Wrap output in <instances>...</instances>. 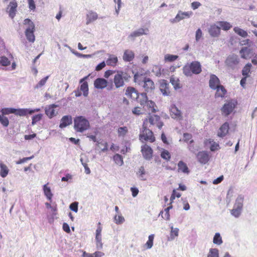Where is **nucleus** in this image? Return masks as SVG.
Masks as SVG:
<instances>
[{
	"label": "nucleus",
	"mask_w": 257,
	"mask_h": 257,
	"mask_svg": "<svg viewBox=\"0 0 257 257\" xmlns=\"http://www.w3.org/2000/svg\"><path fill=\"white\" fill-rule=\"evenodd\" d=\"M142 80L143 82V87L147 92H152L155 88V85L153 81L147 77H143L142 75L136 73L134 75V81L140 84Z\"/></svg>",
	"instance_id": "nucleus-1"
},
{
	"label": "nucleus",
	"mask_w": 257,
	"mask_h": 257,
	"mask_svg": "<svg viewBox=\"0 0 257 257\" xmlns=\"http://www.w3.org/2000/svg\"><path fill=\"white\" fill-rule=\"evenodd\" d=\"M143 124L149 127L156 126L159 129H161L164 125V123L159 115L149 114L148 117L144 120Z\"/></svg>",
	"instance_id": "nucleus-2"
},
{
	"label": "nucleus",
	"mask_w": 257,
	"mask_h": 257,
	"mask_svg": "<svg viewBox=\"0 0 257 257\" xmlns=\"http://www.w3.org/2000/svg\"><path fill=\"white\" fill-rule=\"evenodd\" d=\"M202 71L200 63L198 61H193L189 65L183 68V73L187 76H190L192 74H198Z\"/></svg>",
	"instance_id": "nucleus-3"
},
{
	"label": "nucleus",
	"mask_w": 257,
	"mask_h": 257,
	"mask_svg": "<svg viewBox=\"0 0 257 257\" xmlns=\"http://www.w3.org/2000/svg\"><path fill=\"white\" fill-rule=\"evenodd\" d=\"M130 76L127 73L121 70H118L114 76L113 82L116 88L122 87L124 82L128 80Z\"/></svg>",
	"instance_id": "nucleus-4"
},
{
	"label": "nucleus",
	"mask_w": 257,
	"mask_h": 257,
	"mask_svg": "<svg viewBox=\"0 0 257 257\" xmlns=\"http://www.w3.org/2000/svg\"><path fill=\"white\" fill-rule=\"evenodd\" d=\"M149 126H144L143 124V131L142 134L140 135V139L143 141H149L153 143L155 141V137L154 136L153 132L148 128Z\"/></svg>",
	"instance_id": "nucleus-5"
},
{
	"label": "nucleus",
	"mask_w": 257,
	"mask_h": 257,
	"mask_svg": "<svg viewBox=\"0 0 257 257\" xmlns=\"http://www.w3.org/2000/svg\"><path fill=\"white\" fill-rule=\"evenodd\" d=\"M237 105V102L233 100L227 101L222 107L221 110L222 115L228 116L232 112Z\"/></svg>",
	"instance_id": "nucleus-6"
},
{
	"label": "nucleus",
	"mask_w": 257,
	"mask_h": 257,
	"mask_svg": "<svg viewBox=\"0 0 257 257\" xmlns=\"http://www.w3.org/2000/svg\"><path fill=\"white\" fill-rule=\"evenodd\" d=\"M1 113L4 115L13 113L17 116L23 117V108H15L13 107H7L2 108L0 111Z\"/></svg>",
	"instance_id": "nucleus-7"
},
{
	"label": "nucleus",
	"mask_w": 257,
	"mask_h": 257,
	"mask_svg": "<svg viewBox=\"0 0 257 257\" xmlns=\"http://www.w3.org/2000/svg\"><path fill=\"white\" fill-rule=\"evenodd\" d=\"M239 62L238 57L235 54H232L229 55L225 61V63L226 65L231 68H233L236 65H237Z\"/></svg>",
	"instance_id": "nucleus-8"
},
{
	"label": "nucleus",
	"mask_w": 257,
	"mask_h": 257,
	"mask_svg": "<svg viewBox=\"0 0 257 257\" xmlns=\"http://www.w3.org/2000/svg\"><path fill=\"white\" fill-rule=\"evenodd\" d=\"M141 152L144 158L147 160H150L153 158V151L148 145L145 144L142 146Z\"/></svg>",
	"instance_id": "nucleus-9"
},
{
	"label": "nucleus",
	"mask_w": 257,
	"mask_h": 257,
	"mask_svg": "<svg viewBox=\"0 0 257 257\" xmlns=\"http://www.w3.org/2000/svg\"><path fill=\"white\" fill-rule=\"evenodd\" d=\"M17 7L18 4L16 0H12L7 7V12L12 19L16 16Z\"/></svg>",
	"instance_id": "nucleus-10"
},
{
	"label": "nucleus",
	"mask_w": 257,
	"mask_h": 257,
	"mask_svg": "<svg viewBox=\"0 0 257 257\" xmlns=\"http://www.w3.org/2000/svg\"><path fill=\"white\" fill-rule=\"evenodd\" d=\"M160 90L164 95L168 96L171 93L169 84L167 80L163 79L160 81Z\"/></svg>",
	"instance_id": "nucleus-11"
},
{
	"label": "nucleus",
	"mask_w": 257,
	"mask_h": 257,
	"mask_svg": "<svg viewBox=\"0 0 257 257\" xmlns=\"http://www.w3.org/2000/svg\"><path fill=\"white\" fill-rule=\"evenodd\" d=\"M102 226L101 223L99 222L97 223V228L96 230L95 234V239L96 241V246L97 248H101L102 247L103 244L101 241V231Z\"/></svg>",
	"instance_id": "nucleus-12"
},
{
	"label": "nucleus",
	"mask_w": 257,
	"mask_h": 257,
	"mask_svg": "<svg viewBox=\"0 0 257 257\" xmlns=\"http://www.w3.org/2000/svg\"><path fill=\"white\" fill-rule=\"evenodd\" d=\"M192 14L193 13L191 11L183 12L180 11L172 22L173 23L179 22L182 20L190 18Z\"/></svg>",
	"instance_id": "nucleus-13"
},
{
	"label": "nucleus",
	"mask_w": 257,
	"mask_h": 257,
	"mask_svg": "<svg viewBox=\"0 0 257 257\" xmlns=\"http://www.w3.org/2000/svg\"><path fill=\"white\" fill-rule=\"evenodd\" d=\"M197 158L200 163L205 164L209 161L210 156L208 152L206 151H200L198 153Z\"/></svg>",
	"instance_id": "nucleus-14"
},
{
	"label": "nucleus",
	"mask_w": 257,
	"mask_h": 257,
	"mask_svg": "<svg viewBox=\"0 0 257 257\" xmlns=\"http://www.w3.org/2000/svg\"><path fill=\"white\" fill-rule=\"evenodd\" d=\"M209 87L213 90H215L217 87L221 85L219 78L214 74H211L209 81Z\"/></svg>",
	"instance_id": "nucleus-15"
},
{
	"label": "nucleus",
	"mask_w": 257,
	"mask_h": 257,
	"mask_svg": "<svg viewBox=\"0 0 257 257\" xmlns=\"http://www.w3.org/2000/svg\"><path fill=\"white\" fill-rule=\"evenodd\" d=\"M239 54L242 58L248 59L251 57L252 54V49L247 47H242L239 51Z\"/></svg>",
	"instance_id": "nucleus-16"
},
{
	"label": "nucleus",
	"mask_w": 257,
	"mask_h": 257,
	"mask_svg": "<svg viewBox=\"0 0 257 257\" xmlns=\"http://www.w3.org/2000/svg\"><path fill=\"white\" fill-rule=\"evenodd\" d=\"M58 105L53 104L45 107V113L49 117L52 118L56 115L57 112L55 110V108L57 107Z\"/></svg>",
	"instance_id": "nucleus-17"
},
{
	"label": "nucleus",
	"mask_w": 257,
	"mask_h": 257,
	"mask_svg": "<svg viewBox=\"0 0 257 257\" xmlns=\"http://www.w3.org/2000/svg\"><path fill=\"white\" fill-rule=\"evenodd\" d=\"M170 115L172 118L177 119L182 118V113L181 111L175 105L171 106L170 108Z\"/></svg>",
	"instance_id": "nucleus-18"
},
{
	"label": "nucleus",
	"mask_w": 257,
	"mask_h": 257,
	"mask_svg": "<svg viewBox=\"0 0 257 257\" xmlns=\"http://www.w3.org/2000/svg\"><path fill=\"white\" fill-rule=\"evenodd\" d=\"M204 145L206 146H210V149L213 152L219 149V144L211 139H206L204 141Z\"/></svg>",
	"instance_id": "nucleus-19"
},
{
	"label": "nucleus",
	"mask_w": 257,
	"mask_h": 257,
	"mask_svg": "<svg viewBox=\"0 0 257 257\" xmlns=\"http://www.w3.org/2000/svg\"><path fill=\"white\" fill-rule=\"evenodd\" d=\"M135 58L134 52L131 50L127 49L124 51L122 58L125 62H131L134 60Z\"/></svg>",
	"instance_id": "nucleus-20"
},
{
	"label": "nucleus",
	"mask_w": 257,
	"mask_h": 257,
	"mask_svg": "<svg viewBox=\"0 0 257 257\" xmlns=\"http://www.w3.org/2000/svg\"><path fill=\"white\" fill-rule=\"evenodd\" d=\"M107 81L104 78H97L94 82V85L97 89H103L106 87Z\"/></svg>",
	"instance_id": "nucleus-21"
},
{
	"label": "nucleus",
	"mask_w": 257,
	"mask_h": 257,
	"mask_svg": "<svg viewBox=\"0 0 257 257\" xmlns=\"http://www.w3.org/2000/svg\"><path fill=\"white\" fill-rule=\"evenodd\" d=\"M146 106L147 109L152 113H156L158 111V107L155 102L152 100H149L145 104L144 107Z\"/></svg>",
	"instance_id": "nucleus-22"
},
{
	"label": "nucleus",
	"mask_w": 257,
	"mask_h": 257,
	"mask_svg": "<svg viewBox=\"0 0 257 257\" xmlns=\"http://www.w3.org/2000/svg\"><path fill=\"white\" fill-rule=\"evenodd\" d=\"M72 122V117L70 115H65L61 119V122L59 125L60 128H64Z\"/></svg>",
	"instance_id": "nucleus-23"
},
{
	"label": "nucleus",
	"mask_w": 257,
	"mask_h": 257,
	"mask_svg": "<svg viewBox=\"0 0 257 257\" xmlns=\"http://www.w3.org/2000/svg\"><path fill=\"white\" fill-rule=\"evenodd\" d=\"M215 90H216L215 94V98L224 97L227 92L226 89L222 85L217 87V88H215Z\"/></svg>",
	"instance_id": "nucleus-24"
},
{
	"label": "nucleus",
	"mask_w": 257,
	"mask_h": 257,
	"mask_svg": "<svg viewBox=\"0 0 257 257\" xmlns=\"http://www.w3.org/2000/svg\"><path fill=\"white\" fill-rule=\"evenodd\" d=\"M229 127L228 122L224 123L220 127L218 136L220 137H224L228 132Z\"/></svg>",
	"instance_id": "nucleus-25"
},
{
	"label": "nucleus",
	"mask_w": 257,
	"mask_h": 257,
	"mask_svg": "<svg viewBox=\"0 0 257 257\" xmlns=\"http://www.w3.org/2000/svg\"><path fill=\"white\" fill-rule=\"evenodd\" d=\"M98 18V15L96 13L92 11L89 12L86 16V23L89 24Z\"/></svg>",
	"instance_id": "nucleus-26"
},
{
	"label": "nucleus",
	"mask_w": 257,
	"mask_h": 257,
	"mask_svg": "<svg viewBox=\"0 0 257 257\" xmlns=\"http://www.w3.org/2000/svg\"><path fill=\"white\" fill-rule=\"evenodd\" d=\"M125 94L132 99L137 98L139 96V94L136 89L134 87H128L127 88Z\"/></svg>",
	"instance_id": "nucleus-27"
},
{
	"label": "nucleus",
	"mask_w": 257,
	"mask_h": 257,
	"mask_svg": "<svg viewBox=\"0 0 257 257\" xmlns=\"http://www.w3.org/2000/svg\"><path fill=\"white\" fill-rule=\"evenodd\" d=\"M209 33L212 37H218L220 33V28L215 25H212L209 30Z\"/></svg>",
	"instance_id": "nucleus-28"
},
{
	"label": "nucleus",
	"mask_w": 257,
	"mask_h": 257,
	"mask_svg": "<svg viewBox=\"0 0 257 257\" xmlns=\"http://www.w3.org/2000/svg\"><path fill=\"white\" fill-rule=\"evenodd\" d=\"M170 81L175 90L180 89L182 87V85L178 78L172 76L170 77Z\"/></svg>",
	"instance_id": "nucleus-29"
},
{
	"label": "nucleus",
	"mask_w": 257,
	"mask_h": 257,
	"mask_svg": "<svg viewBox=\"0 0 257 257\" xmlns=\"http://www.w3.org/2000/svg\"><path fill=\"white\" fill-rule=\"evenodd\" d=\"M118 62L117 57L113 55H110L106 61L107 65L114 67Z\"/></svg>",
	"instance_id": "nucleus-30"
},
{
	"label": "nucleus",
	"mask_w": 257,
	"mask_h": 257,
	"mask_svg": "<svg viewBox=\"0 0 257 257\" xmlns=\"http://www.w3.org/2000/svg\"><path fill=\"white\" fill-rule=\"evenodd\" d=\"M24 24L27 25L25 32L35 31V26L34 23L29 19H26L24 21Z\"/></svg>",
	"instance_id": "nucleus-31"
},
{
	"label": "nucleus",
	"mask_w": 257,
	"mask_h": 257,
	"mask_svg": "<svg viewBox=\"0 0 257 257\" xmlns=\"http://www.w3.org/2000/svg\"><path fill=\"white\" fill-rule=\"evenodd\" d=\"M147 172L146 171L144 167L141 166L139 168L137 175L139 178L142 181H146L147 180L146 175Z\"/></svg>",
	"instance_id": "nucleus-32"
},
{
	"label": "nucleus",
	"mask_w": 257,
	"mask_h": 257,
	"mask_svg": "<svg viewBox=\"0 0 257 257\" xmlns=\"http://www.w3.org/2000/svg\"><path fill=\"white\" fill-rule=\"evenodd\" d=\"M96 149L100 150V152H105L107 151V143L104 141H97L96 144Z\"/></svg>",
	"instance_id": "nucleus-33"
},
{
	"label": "nucleus",
	"mask_w": 257,
	"mask_h": 257,
	"mask_svg": "<svg viewBox=\"0 0 257 257\" xmlns=\"http://www.w3.org/2000/svg\"><path fill=\"white\" fill-rule=\"evenodd\" d=\"M178 171L184 173L188 174L189 173V170L186 164L182 161H179L178 163Z\"/></svg>",
	"instance_id": "nucleus-34"
},
{
	"label": "nucleus",
	"mask_w": 257,
	"mask_h": 257,
	"mask_svg": "<svg viewBox=\"0 0 257 257\" xmlns=\"http://www.w3.org/2000/svg\"><path fill=\"white\" fill-rule=\"evenodd\" d=\"M138 102L142 105L144 106L149 100L146 93L143 92L139 94V96L137 97Z\"/></svg>",
	"instance_id": "nucleus-35"
},
{
	"label": "nucleus",
	"mask_w": 257,
	"mask_h": 257,
	"mask_svg": "<svg viewBox=\"0 0 257 257\" xmlns=\"http://www.w3.org/2000/svg\"><path fill=\"white\" fill-rule=\"evenodd\" d=\"M146 31H148V30L147 29H144L143 28L139 29L138 30L130 34V37L131 38H136L141 36L143 35L147 34Z\"/></svg>",
	"instance_id": "nucleus-36"
},
{
	"label": "nucleus",
	"mask_w": 257,
	"mask_h": 257,
	"mask_svg": "<svg viewBox=\"0 0 257 257\" xmlns=\"http://www.w3.org/2000/svg\"><path fill=\"white\" fill-rule=\"evenodd\" d=\"M173 207V206L172 205V204H170V203H169V206L165 208L164 209V211H162L161 212V215H162V217L167 220H168L170 219V213H169V210L172 209Z\"/></svg>",
	"instance_id": "nucleus-37"
},
{
	"label": "nucleus",
	"mask_w": 257,
	"mask_h": 257,
	"mask_svg": "<svg viewBox=\"0 0 257 257\" xmlns=\"http://www.w3.org/2000/svg\"><path fill=\"white\" fill-rule=\"evenodd\" d=\"M0 175L2 177L5 178L6 177L9 172V170L8 168V167L3 163L0 164Z\"/></svg>",
	"instance_id": "nucleus-38"
},
{
	"label": "nucleus",
	"mask_w": 257,
	"mask_h": 257,
	"mask_svg": "<svg viewBox=\"0 0 257 257\" xmlns=\"http://www.w3.org/2000/svg\"><path fill=\"white\" fill-rule=\"evenodd\" d=\"M243 197L239 195L236 199L235 203L234 205V207L236 208H238L242 210L243 206Z\"/></svg>",
	"instance_id": "nucleus-39"
},
{
	"label": "nucleus",
	"mask_w": 257,
	"mask_h": 257,
	"mask_svg": "<svg viewBox=\"0 0 257 257\" xmlns=\"http://www.w3.org/2000/svg\"><path fill=\"white\" fill-rule=\"evenodd\" d=\"M43 191L47 199L51 201L53 194L51 192L50 188L48 187L47 184H45L43 186Z\"/></svg>",
	"instance_id": "nucleus-40"
},
{
	"label": "nucleus",
	"mask_w": 257,
	"mask_h": 257,
	"mask_svg": "<svg viewBox=\"0 0 257 257\" xmlns=\"http://www.w3.org/2000/svg\"><path fill=\"white\" fill-rule=\"evenodd\" d=\"M41 110L40 108H37L34 109L30 108H23V116H27L28 114H32L35 112H38Z\"/></svg>",
	"instance_id": "nucleus-41"
},
{
	"label": "nucleus",
	"mask_w": 257,
	"mask_h": 257,
	"mask_svg": "<svg viewBox=\"0 0 257 257\" xmlns=\"http://www.w3.org/2000/svg\"><path fill=\"white\" fill-rule=\"evenodd\" d=\"M251 64L250 63L246 64L242 70V74L243 76L247 77L249 76V73L250 72Z\"/></svg>",
	"instance_id": "nucleus-42"
},
{
	"label": "nucleus",
	"mask_w": 257,
	"mask_h": 257,
	"mask_svg": "<svg viewBox=\"0 0 257 257\" xmlns=\"http://www.w3.org/2000/svg\"><path fill=\"white\" fill-rule=\"evenodd\" d=\"M233 30L235 33H236L239 36H241L242 37L245 38L248 35L247 33L245 31L240 29L239 27H234Z\"/></svg>",
	"instance_id": "nucleus-43"
},
{
	"label": "nucleus",
	"mask_w": 257,
	"mask_h": 257,
	"mask_svg": "<svg viewBox=\"0 0 257 257\" xmlns=\"http://www.w3.org/2000/svg\"><path fill=\"white\" fill-rule=\"evenodd\" d=\"M35 31H29V32H25V35L27 39V40L31 43H34L35 41V36L34 35Z\"/></svg>",
	"instance_id": "nucleus-44"
},
{
	"label": "nucleus",
	"mask_w": 257,
	"mask_h": 257,
	"mask_svg": "<svg viewBox=\"0 0 257 257\" xmlns=\"http://www.w3.org/2000/svg\"><path fill=\"white\" fill-rule=\"evenodd\" d=\"M49 77V76H47L41 79L39 81V82L36 85L34 86V89H39V88L44 86L45 85L47 80L48 79Z\"/></svg>",
	"instance_id": "nucleus-45"
},
{
	"label": "nucleus",
	"mask_w": 257,
	"mask_h": 257,
	"mask_svg": "<svg viewBox=\"0 0 257 257\" xmlns=\"http://www.w3.org/2000/svg\"><path fill=\"white\" fill-rule=\"evenodd\" d=\"M81 91L83 92V95L87 96L88 94V86L86 82L83 81V79H81Z\"/></svg>",
	"instance_id": "nucleus-46"
},
{
	"label": "nucleus",
	"mask_w": 257,
	"mask_h": 257,
	"mask_svg": "<svg viewBox=\"0 0 257 257\" xmlns=\"http://www.w3.org/2000/svg\"><path fill=\"white\" fill-rule=\"evenodd\" d=\"M218 23L219 26L224 31H227L232 27V25L227 22L221 21Z\"/></svg>",
	"instance_id": "nucleus-47"
},
{
	"label": "nucleus",
	"mask_w": 257,
	"mask_h": 257,
	"mask_svg": "<svg viewBox=\"0 0 257 257\" xmlns=\"http://www.w3.org/2000/svg\"><path fill=\"white\" fill-rule=\"evenodd\" d=\"M113 160L115 163L119 166H121L123 164V158L120 155L116 154L114 155Z\"/></svg>",
	"instance_id": "nucleus-48"
},
{
	"label": "nucleus",
	"mask_w": 257,
	"mask_h": 257,
	"mask_svg": "<svg viewBox=\"0 0 257 257\" xmlns=\"http://www.w3.org/2000/svg\"><path fill=\"white\" fill-rule=\"evenodd\" d=\"M154 238V234H151L149 236L148 240L145 245L147 249H150L153 246Z\"/></svg>",
	"instance_id": "nucleus-49"
},
{
	"label": "nucleus",
	"mask_w": 257,
	"mask_h": 257,
	"mask_svg": "<svg viewBox=\"0 0 257 257\" xmlns=\"http://www.w3.org/2000/svg\"><path fill=\"white\" fill-rule=\"evenodd\" d=\"M183 140L184 142L189 143V144H192L194 142L192 135L189 133H184L183 134Z\"/></svg>",
	"instance_id": "nucleus-50"
},
{
	"label": "nucleus",
	"mask_w": 257,
	"mask_h": 257,
	"mask_svg": "<svg viewBox=\"0 0 257 257\" xmlns=\"http://www.w3.org/2000/svg\"><path fill=\"white\" fill-rule=\"evenodd\" d=\"M89 127V121L81 116V132Z\"/></svg>",
	"instance_id": "nucleus-51"
},
{
	"label": "nucleus",
	"mask_w": 257,
	"mask_h": 257,
	"mask_svg": "<svg viewBox=\"0 0 257 257\" xmlns=\"http://www.w3.org/2000/svg\"><path fill=\"white\" fill-rule=\"evenodd\" d=\"M161 157L167 161H169L171 159V155L169 152L164 149L161 152Z\"/></svg>",
	"instance_id": "nucleus-52"
},
{
	"label": "nucleus",
	"mask_w": 257,
	"mask_h": 257,
	"mask_svg": "<svg viewBox=\"0 0 257 257\" xmlns=\"http://www.w3.org/2000/svg\"><path fill=\"white\" fill-rule=\"evenodd\" d=\"M213 242L214 244L220 245L222 243V238L219 233H216L214 237Z\"/></svg>",
	"instance_id": "nucleus-53"
},
{
	"label": "nucleus",
	"mask_w": 257,
	"mask_h": 257,
	"mask_svg": "<svg viewBox=\"0 0 257 257\" xmlns=\"http://www.w3.org/2000/svg\"><path fill=\"white\" fill-rule=\"evenodd\" d=\"M207 257H219L218 250L217 248H211Z\"/></svg>",
	"instance_id": "nucleus-54"
},
{
	"label": "nucleus",
	"mask_w": 257,
	"mask_h": 257,
	"mask_svg": "<svg viewBox=\"0 0 257 257\" xmlns=\"http://www.w3.org/2000/svg\"><path fill=\"white\" fill-rule=\"evenodd\" d=\"M127 128L126 126L120 127L118 128L117 133L119 137H123L127 133Z\"/></svg>",
	"instance_id": "nucleus-55"
},
{
	"label": "nucleus",
	"mask_w": 257,
	"mask_h": 257,
	"mask_svg": "<svg viewBox=\"0 0 257 257\" xmlns=\"http://www.w3.org/2000/svg\"><path fill=\"white\" fill-rule=\"evenodd\" d=\"M178 56L171 54H167L165 56V60L168 62H173L177 60Z\"/></svg>",
	"instance_id": "nucleus-56"
},
{
	"label": "nucleus",
	"mask_w": 257,
	"mask_h": 257,
	"mask_svg": "<svg viewBox=\"0 0 257 257\" xmlns=\"http://www.w3.org/2000/svg\"><path fill=\"white\" fill-rule=\"evenodd\" d=\"M74 128L78 132H80V116L77 117L74 119Z\"/></svg>",
	"instance_id": "nucleus-57"
},
{
	"label": "nucleus",
	"mask_w": 257,
	"mask_h": 257,
	"mask_svg": "<svg viewBox=\"0 0 257 257\" xmlns=\"http://www.w3.org/2000/svg\"><path fill=\"white\" fill-rule=\"evenodd\" d=\"M181 196V194L179 192H177L175 189H174L170 197V204H172L176 197L179 198Z\"/></svg>",
	"instance_id": "nucleus-58"
},
{
	"label": "nucleus",
	"mask_w": 257,
	"mask_h": 257,
	"mask_svg": "<svg viewBox=\"0 0 257 257\" xmlns=\"http://www.w3.org/2000/svg\"><path fill=\"white\" fill-rule=\"evenodd\" d=\"M132 112L136 115H140L144 113L143 109L139 106L134 107L132 110Z\"/></svg>",
	"instance_id": "nucleus-59"
},
{
	"label": "nucleus",
	"mask_w": 257,
	"mask_h": 257,
	"mask_svg": "<svg viewBox=\"0 0 257 257\" xmlns=\"http://www.w3.org/2000/svg\"><path fill=\"white\" fill-rule=\"evenodd\" d=\"M179 229L177 228H173L171 227V231L170 233V237L172 239H174L175 237L178 236Z\"/></svg>",
	"instance_id": "nucleus-60"
},
{
	"label": "nucleus",
	"mask_w": 257,
	"mask_h": 257,
	"mask_svg": "<svg viewBox=\"0 0 257 257\" xmlns=\"http://www.w3.org/2000/svg\"><path fill=\"white\" fill-rule=\"evenodd\" d=\"M114 220L115 223L121 224L124 221V218L121 215H115L114 217Z\"/></svg>",
	"instance_id": "nucleus-61"
},
{
	"label": "nucleus",
	"mask_w": 257,
	"mask_h": 257,
	"mask_svg": "<svg viewBox=\"0 0 257 257\" xmlns=\"http://www.w3.org/2000/svg\"><path fill=\"white\" fill-rule=\"evenodd\" d=\"M42 114H38L32 117V124L35 125L37 122L39 121L42 118Z\"/></svg>",
	"instance_id": "nucleus-62"
},
{
	"label": "nucleus",
	"mask_w": 257,
	"mask_h": 257,
	"mask_svg": "<svg viewBox=\"0 0 257 257\" xmlns=\"http://www.w3.org/2000/svg\"><path fill=\"white\" fill-rule=\"evenodd\" d=\"M0 64L3 66H7L10 64V61L6 57L3 56L0 57Z\"/></svg>",
	"instance_id": "nucleus-63"
},
{
	"label": "nucleus",
	"mask_w": 257,
	"mask_h": 257,
	"mask_svg": "<svg viewBox=\"0 0 257 257\" xmlns=\"http://www.w3.org/2000/svg\"><path fill=\"white\" fill-rule=\"evenodd\" d=\"M241 209L233 207L231 210V214L235 217H238L241 213Z\"/></svg>",
	"instance_id": "nucleus-64"
}]
</instances>
